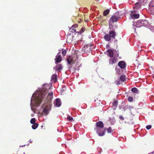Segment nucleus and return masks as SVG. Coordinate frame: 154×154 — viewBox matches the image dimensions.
<instances>
[{
    "label": "nucleus",
    "instance_id": "obj_1",
    "mask_svg": "<svg viewBox=\"0 0 154 154\" xmlns=\"http://www.w3.org/2000/svg\"><path fill=\"white\" fill-rule=\"evenodd\" d=\"M116 33L114 31H111L109 32V34H106L104 36V38L106 41H109L111 38L115 39Z\"/></svg>",
    "mask_w": 154,
    "mask_h": 154
},
{
    "label": "nucleus",
    "instance_id": "obj_2",
    "mask_svg": "<svg viewBox=\"0 0 154 154\" xmlns=\"http://www.w3.org/2000/svg\"><path fill=\"white\" fill-rule=\"evenodd\" d=\"M120 18L119 12H116L110 18L109 21H112V23L116 22Z\"/></svg>",
    "mask_w": 154,
    "mask_h": 154
},
{
    "label": "nucleus",
    "instance_id": "obj_3",
    "mask_svg": "<svg viewBox=\"0 0 154 154\" xmlns=\"http://www.w3.org/2000/svg\"><path fill=\"white\" fill-rule=\"evenodd\" d=\"M94 45L91 44H87L84 45L83 49L87 52H90L94 48Z\"/></svg>",
    "mask_w": 154,
    "mask_h": 154
},
{
    "label": "nucleus",
    "instance_id": "obj_4",
    "mask_svg": "<svg viewBox=\"0 0 154 154\" xmlns=\"http://www.w3.org/2000/svg\"><path fill=\"white\" fill-rule=\"evenodd\" d=\"M94 130L96 132L97 134L100 135H104L106 131L105 129L98 127H96L94 129Z\"/></svg>",
    "mask_w": 154,
    "mask_h": 154
},
{
    "label": "nucleus",
    "instance_id": "obj_5",
    "mask_svg": "<svg viewBox=\"0 0 154 154\" xmlns=\"http://www.w3.org/2000/svg\"><path fill=\"white\" fill-rule=\"evenodd\" d=\"M60 51H59L56 56V58L54 59L56 64L61 62L62 60L61 56L60 54L61 50H60Z\"/></svg>",
    "mask_w": 154,
    "mask_h": 154
},
{
    "label": "nucleus",
    "instance_id": "obj_6",
    "mask_svg": "<svg viewBox=\"0 0 154 154\" xmlns=\"http://www.w3.org/2000/svg\"><path fill=\"white\" fill-rule=\"evenodd\" d=\"M53 97V92H51L49 93L48 95L47 98V100H48L47 104L49 105L51 104V102L52 101Z\"/></svg>",
    "mask_w": 154,
    "mask_h": 154
},
{
    "label": "nucleus",
    "instance_id": "obj_7",
    "mask_svg": "<svg viewBox=\"0 0 154 154\" xmlns=\"http://www.w3.org/2000/svg\"><path fill=\"white\" fill-rule=\"evenodd\" d=\"M44 95L42 94L40 97L38 96L36 100V103L38 106H39L42 103V100L44 98L43 97Z\"/></svg>",
    "mask_w": 154,
    "mask_h": 154
},
{
    "label": "nucleus",
    "instance_id": "obj_8",
    "mask_svg": "<svg viewBox=\"0 0 154 154\" xmlns=\"http://www.w3.org/2000/svg\"><path fill=\"white\" fill-rule=\"evenodd\" d=\"M111 58L109 60V64L113 65L117 62V58L115 57H110Z\"/></svg>",
    "mask_w": 154,
    "mask_h": 154
},
{
    "label": "nucleus",
    "instance_id": "obj_9",
    "mask_svg": "<svg viewBox=\"0 0 154 154\" xmlns=\"http://www.w3.org/2000/svg\"><path fill=\"white\" fill-rule=\"evenodd\" d=\"M134 12H135L132 11L130 14L131 17L134 20L140 17L139 14H136L134 13Z\"/></svg>",
    "mask_w": 154,
    "mask_h": 154
},
{
    "label": "nucleus",
    "instance_id": "obj_10",
    "mask_svg": "<svg viewBox=\"0 0 154 154\" xmlns=\"http://www.w3.org/2000/svg\"><path fill=\"white\" fill-rule=\"evenodd\" d=\"M74 37L71 34L67 36L66 42L69 43L72 42Z\"/></svg>",
    "mask_w": 154,
    "mask_h": 154
},
{
    "label": "nucleus",
    "instance_id": "obj_11",
    "mask_svg": "<svg viewBox=\"0 0 154 154\" xmlns=\"http://www.w3.org/2000/svg\"><path fill=\"white\" fill-rule=\"evenodd\" d=\"M118 65L120 68L122 69H125L126 67V64L125 62L122 61H119Z\"/></svg>",
    "mask_w": 154,
    "mask_h": 154
},
{
    "label": "nucleus",
    "instance_id": "obj_12",
    "mask_svg": "<svg viewBox=\"0 0 154 154\" xmlns=\"http://www.w3.org/2000/svg\"><path fill=\"white\" fill-rule=\"evenodd\" d=\"M54 105L57 107H60L61 104L60 100L59 98H57L54 102Z\"/></svg>",
    "mask_w": 154,
    "mask_h": 154
},
{
    "label": "nucleus",
    "instance_id": "obj_13",
    "mask_svg": "<svg viewBox=\"0 0 154 154\" xmlns=\"http://www.w3.org/2000/svg\"><path fill=\"white\" fill-rule=\"evenodd\" d=\"M96 127L102 128L103 127L104 125L103 122L102 121H99L96 122Z\"/></svg>",
    "mask_w": 154,
    "mask_h": 154
},
{
    "label": "nucleus",
    "instance_id": "obj_14",
    "mask_svg": "<svg viewBox=\"0 0 154 154\" xmlns=\"http://www.w3.org/2000/svg\"><path fill=\"white\" fill-rule=\"evenodd\" d=\"M63 66L61 64L57 65L54 69L56 71H60L62 69Z\"/></svg>",
    "mask_w": 154,
    "mask_h": 154
},
{
    "label": "nucleus",
    "instance_id": "obj_15",
    "mask_svg": "<svg viewBox=\"0 0 154 154\" xmlns=\"http://www.w3.org/2000/svg\"><path fill=\"white\" fill-rule=\"evenodd\" d=\"M108 54H107L108 56L110 57H112L114 55L113 51L112 50L109 49L107 51Z\"/></svg>",
    "mask_w": 154,
    "mask_h": 154
},
{
    "label": "nucleus",
    "instance_id": "obj_16",
    "mask_svg": "<svg viewBox=\"0 0 154 154\" xmlns=\"http://www.w3.org/2000/svg\"><path fill=\"white\" fill-rule=\"evenodd\" d=\"M67 61L69 65H70L73 62V60L72 57L70 56H69L67 59Z\"/></svg>",
    "mask_w": 154,
    "mask_h": 154
},
{
    "label": "nucleus",
    "instance_id": "obj_17",
    "mask_svg": "<svg viewBox=\"0 0 154 154\" xmlns=\"http://www.w3.org/2000/svg\"><path fill=\"white\" fill-rule=\"evenodd\" d=\"M57 75L54 74L52 76L51 81L52 82H55L57 81Z\"/></svg>",
    "mask_w": 154,
    "mask_h": 154
},
{
    "label": "nucleus",
    "instance_id": "obj_18",
    "mask_svg": "<svg viewBox=\"0 0 154 154\" xmlns=\"http://www.w3.org/2000/svg\"><path fill=\"white\" fill-rule=\"evenodd\" d=\"M120 81L122 82H124L126 80V77L125 76L122 75L119 78Z\"/></svg>",
    "mask_w": 154,
    "mask_h": 154
},
{
    "label": "nucleus",
    "instance_id": "obj_19",
    "mask_svg": "<svg viewBox=\"0 0 154 154\" xmlns=\"http://www.w3.org/2000/svg\"><path fill=\"white\" fill-rule=\"evenodd\" d=\"M104 129H105L106 131V130L107 133L109 134H111L113 131V130L112 129L111 127H109L107 128H105Z\"/></svg>",
    "mask_w": 154,
    "mask_h": 154
},
{
    "label": "nucleus",
    "instance_id": "obj_20",
    "mask_svg": "<svg viewBox=\"0 0 154 154\" xmlns=\"http://www.w3.org/2000/svg\"><path fill=\"white\" fill-rule=\"evenodd\" d=\"M78 26L77 24H75L74 25H73L72 27V32H75L76 33H78L77 32L78 31H77V30L76 29H74L73 28V27H75V28L77 27Z\"/></svg>",
    "mask_w": 154,
    "mask_h": 154
},
{
    "label": "nucleus",
    "instance_id": "obj_21",
    "mask_svg": "<svg viewBox=\"0 0 154 154\" xmlns=\"http://www.w3.org/2000/svg\"><path fill=\"white\" fill-rule=\"evenodd\" d=\"M131 91L134 93H136V94H138V90L136 88L134 87L132 88L131 89Z\"/></svg>",
    "mask_w": 154,
    "mask_h": 154
},
{
    "label": "nucleus",
    "instance_id": "obj_22",
    "mask_svg": "<svg viewBox=\"0 0 154 154\" xmlns=\"http://www.w3.org/2000/svg\"><path fill=\"white\" fill-rule=\"evenodd\" d=\"M110 11L109 9H107L105 10L103 12V15L104 16H106L108 15Z\"/></svg>",
    "mask_w": 154,
    "mask_h": 154
},
{
    "label": "nucleus",
    "instance_id": "obj_23",
    "mask_svg": "<svg viewBox=\"0 0 154 154\" xmlns=\"http://www.w3.org/2000/svg\"><path fill=\"white\" fill-rule=\"evenodd\" d=\"M49 112V109H48L46 108H45L43 110V113L44 114H47Z\"/></svg>",
    "mask_w": 154,
    "mask_h": 154
},
{
    "label": "nucleus",
    "instance_id": "obj_24",
    "mask_svg": "<svg viewBox=\"0 0 154 154\" xmlns=\"http://www.w3.org/2000/svg\"><path fill=\"white\" fill-rule=\"evenodd\" d=\"M32 124V127L33 129H36L38 126V124L37 123H35Z\"/></svg>",
    "mask_w": 154,
    "mask_h": 154
},
{
    "label": "nucleus",
    "instance_id": "obj_25",
    "mask_svg": "<svg viewBox=\"0 0 154 154\" xmlns=\"http://www.w3.org/2000/svg\"><path fill=\"white\" fill-rule=\"evenodd\" d=\"M67 119L69 122H72L73 120V118L69 116L67 117Z\"/></svg>",
    "mask_w": 154,
    "mask_h": 154
},
{
    "label": "nucleus",
    "instance_id": "obj_26",
    "mask_svg": "<svg viewBox=\"0 0 154 154\" xmlns=\"http://www.w3.org/2000/svg\"><path fill=\"white\" fill-rule=\"evenodd\" d=\"M66 51L64 49H62V54L63 56H64L66 54Z\"/></svg>",
    "mask_w": 154,
    "mask_h": 154
},
{
    "label": "nucleus",
    "instance_id": "obj_27",
    "mask_svg": "<svg viewBox=\"0 0 154 154\" xmlns=\"http://www.w3.org/2000/svg\"><path fill=\"white\" fill-rule=\"evenodd\" d=\"M85 31V28L84 27H82V28L81 29V30L80 31H77L78 33H79L80 34H81L82 33H83Z\"/></svg>",
    "mask_w": 154,
    "mask_h": 154
},
{
    "label": "nucleus",
    "instance_id": "obj_28",
    "mask_svg": "<svg viewBox=\"0 0 154 154\" xmlns=\"http://www.w3.org/2000/svg\"><path fill=\"white\" fill-rule=\"evenodd\" d=\"M30 123L32 124L35 123V118H32L30 121Z\"/></svg>",
    "mask_w": 154,
    "mask_h": 154
},
{
    "label": "nucleus",
    "instance_id": "obj_29",
    "mask_svg": "<svg viewBox=\"0 0 154 154\" xmlns=\"http://www.w3.org/2000/svg\"><path fill=\"white\" fill-rule=\"evenodd\" d=\"M128 100L130 102H131L133 101V98L131 96L129 97L128 98Z\"/></svg>",
    "mask_w": 154,
    "mask_h": 154
},
{
    "label": "nucleus",
    "instance_id": "obj_30",
    "mask_svg": "<svg viewBox=\"0 0 154 154\" xmlns=\"http://www.w3.org/2000/svg\"><path fill=\"white\" fill-rule=\"evenodd\" d=\"M117 104H118V102L117 100H115L113 103H112V105H113V106H116L117 105Z\"/></svg>",
    "mask_w": 154,
    "mask_h": 154
},
{
    "label": "nucleus",
    "instance_id": "obj_31",
    "mask_svg": "<svg viewBox=\"0 0 154 154\" xmlns=\"http://www.w3.org/2000/svg\"><path fill=\"white\" fill-rule=\"evenodd\" d=\"M151 127L152 126L151 125H147L146 127V128L148 130L150 129L151 128Z\"/></svg>",
    "mask_w": 154,
    "mask_h": 154
},
{
    "label": "nucleus",
    "instance_id": "obj_32",
    "mask_svg": "<svg viewBox=\"0 0 154 154\" xmlns=\"http://www.w3.org/2000/svg\"><path fill=\"white\" fill-rule=\"evenodd\" d=\"M119 118L120 119L122 120H123L124 119V118L122 116H119Z\"/></svg>",
    "mask_w": 154,
    "mask_h": 154
},
{
    "label": "nucleus",
    "instance_id": "obj_33",
    "mask_svg": "<svg viewBox=\"0 0 154 154\" xmlns=\"http://www.w3.org/2000/svg\"><path fill=\"white\" fill-rule=\"evenodd\" d=\"M116 83L117 85H119L120 84V81H116Z\"/></svg>",
    "mask_w": 154,
    "mask_h": 154
},
{
    "label": "nucleus",
    "instance_id": "obj_34",
    "mask_svg": "<svg viewBox=\"0 0 154 154\" xmlns=\"http://www.w3.org/2000/svg\"><path fill=\"white\" fill-rule=\"evenodd\" d=\"M154 152H150V153H149L148 154H154Z\"/></svg>",
    "mask_w": 154,
    "mask_h": 154
},
{
    "label": "nucleus",
    "instance_id": "obj_35",
    "mask_svg": "<svg viewBox=\"0 0 154 154\" xmlns=\"http://www.w3.org/2000/svg\"><path fill=\"white\" fill-rule=\"evenodd\" d=\"M25 145H22V146H20V147H23V146H24Z\"/></svg>",
    "mask_w": 154,
    "mask_h": 154
},
{
    "label": "nucleus",
    "instance_id": "obj_36",
    "mask_svg": "<svg viewBox=\"0 0 154 154\" xmlns=\"http://www.w3.org/2000/svg\"><path fill=\"white\" fill-rule=\"evenodd\" d=\"M108 47H109V45H107L106 48H108Z\"/></svg>",
    "mask_w": 154,
    "mask_h": 154
},
{
    "label": "nucleus",
    "instance_id": "obj_37",
    "mask_svg": "<svg viewBox=\"0 0 154 154\" xmlns=\"http://www.w3.org/2000/svg\"><path fill=\"white\" fill-rule=\"evenodd\" d=\"M87 20H85V22H87Z\"/></svg>",
    "mask_w": 154,
    "mask_h": 154
},
{
    "label": "nucleus",
    "instance_id": "obj_38",
    "mask_svg": "<svg viewBox=\"0 0 154 154\" xmlns=\"http://www.w3.org/2000/svg\"><path fill=\"white\" fill-rule=\"evenodd\" d=\"M30 143H31L32 141L30 140Z\"/></svg>",
    "mask_w": 154,
    "mask_h": 154
},
{
    "label": "nucleus",
    "instance_id": "obj_39",
    "mask_svg": "<svg viewBox=\"0 0 154 154\" xmlns=\"http://www.w3.org/2000/svg\"><path fill=\"white\" fill-rule=\"evenodd\" d=\"M79 23H80L81 22H79Z\"/></svg>",
    "mask_w": 154,
    "mask_h": 154
},
{
    "label": "nucleus",
    "instance_id": "obj_40",
    "mask_svg": "<svg viewBox=\"0 0 154 154\" xmlns=\"http://www.w3.org/2000/svg\"><path fill=\"white\" fill-rule=\"evenodd\" d=\"M100 136H102L103 135H100Z\"/></svg>",
    "mask_w": 154,
    "mask_h": 154
}]
</instances>
